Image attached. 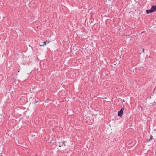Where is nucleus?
Returning a JSON list of instances; mask_svg holds the SVG:
<instances>
[{
	"label": "nucleus",
	"instance_id": "nucleus-13",
	"mask_svg": "<svg viewBox=\"0 0 156 156\" xmlns=\"http://www.w3.org/2000/svg\"><path fill=\"white\" fill-rule=\"evenodd\" d=\"M132 125H131L129 126V127H132Z\"/></svg>",
	"mask_w": 156,
	"mask_h": 156
},
{
	"label": "nucleus",
	"instance_id": "nucleus-6",
	"mask_svg": "<svg viewBox=\"0 0 156 156\" xmlns=\"http://www.w3.org/2000/svg\"><path fill=\"white\" fill-rule=\"evenodd\" d=\"M152 137H153V136H152V135H151L150 136V138L148 140V141H150V140H151L152 139Z\"/></svg>",
	"mask_w": 156,
	"mask_h": 156
},
{
	"label": "nucleus",
	"instance_id": "nucleus-2",
	"mask_svg": "<svg viewBox=\"0 0 156 156\" xmlns=\"http://www.w3.org/2000/svg\"><path fill=\"white\" fill-rule=\"evenodd\" d=\"M151 9L152 12H153L156 11V5H152Z\"/></svg>",
	"mask_w": 156,
	"mask_h": 156
},
{
	"label": "nucleus",
	"instance_id": "nucleus-3",
	"mask_svg": "<svg viewBox=\"0 0 156 156\" xmlns=\"http://www.w3.org/2000/svg\"><path fill=\"white\" fill-rule=\"evenodd\" d=\"M66 142V141H63L62 142H58V143L60 144V143H62V144H60L58 146L59 147H61L63 146L65 147L66 146V145L64 144V143Z\"/></svg>",
	"mask_w": 156,
	"mask_h": 156
},
{
	"label": "nucleus",
	"instance_id": "nucleus-14",
	"mask_svg": "<svg viewBox=\"0 0 156 156\" xmlns=\"http://www.w3.org/2000/svg\"><path fill=\"white\" fill-rule=\"evenodd\" d=\"M123 101H124V100H123Z\"/></svg>",
	"mask_w": 156,
	"mask_h": 156
},
{
	"label": "nucleus",
	"instance_id": "nucleus-10",
	"mask_svg": "<svg viewBox=\"0 0 156 156\" xmlns=\"http://www.w3.org/2000/svg\"><path fill=\"white\" fill-rule=\"evenodd\" d=\"M49 42V41H47V42H46V43H47V44H48V43Z\"/></svg>",
	"mask_w": 156,
	"mask_h": 156
},
{
	"label": "nucleus",
	"instance_id": "nucleus-12",
	"mask_svg": "<svg viewBox=\"0 0 156 156\" xmlns=\"http://www.w3.org/2000/svg\"><path fill=\"white\" fill-rule=\"evenodd\" d=\"M132 125H131L129 126V127H132Z\"/></svg>",
	"mask_w": 156,
	"mask_h": 156
},
{
	"label": "nucleus",
	"instance_id": "nucleus-4",
	"mask_svg": "<svg viewBox=\"0 0 156 156\" xmlns=\"http://www.w3.org/2000/svg\"><path fill=\"white\" fill-rule=\"evenodd\" d=\"M146 12L147 14H149V13H151L153 12H152V11H151V9H150L147 10H146Z\"/></svg>",
	"mask_w": 156,
	"mask_h": 156
},
{
	"label": "nucleus",
	"instance_id": "nucleus-11",
	"mask_svg": "<svg viewBox=\"0 0 156 156\" xmlns=\"http://www.w3.org/2000/svg\"><path fill=\"white\" fill-rule=\"evenodd\" d=\"M144 48H143V52H144Z\"/></svg>",
	"mask_w": 156,
	"mask_h": 156
},
{
	"label": "nucleus",
	"instance_id": "nucleus-9",
	"mask_svg": "<svg viewBox=\"0 0 156 156\" xmlns=\"http://www.w3.org/2000/svg\"><path fill=\"white\" fill-rule=\"evenodd\" d=\"M29 47H31V49H33V47H31L30 45H29Z\"/></svg>",
	"mask_w": 156,
	"mask_h": 156
},
{
	"label": "nucleus",
	"instance_id": "nucleus-7",
	"mask_svg": "<svg viewBox=\"0 0 156 156\" xmlns=\"http://www.w3.org/2000/svg\"><path fill=\"white\" fill-rule=\"evenodd\" d=\"M39 101H34V104L35 105L36 103H37L38 102H39Z\"/></svg>",
	"mask_w": 156,
	"mask_h": 156
},
{
	"label": "nucleus",
	"instance_id": "nucleus-8",
	"mask_svg": "<svg viewBox=\"0 0 156 156\" xmlns=\"http://www.w3.org/2000/svg\"><path fill=\"white\" fill-rule=\"evenodd\" d=\"M90 21H91V23H92L93 22V20H92V19H90Z\"/></svg>",
	"mask_w": 156,
	"mask_h": 156
},
{
	"label": "nucleus",
	"instance_id": "nucleus-5",
	"mask_svg": "<svg viewBox=\"0 0 156 156\" xmlns=\"http://www.w3.org/2000/svg\"><path fill=\"white\" fill-rule=\"evenodd\" d=\"M46 42H47V41H44V42L43 43V44H41V45H40V46H44V45H46Z\"/></svg>",
	"mask_w": 156,
	"mask_h": 156
},
{
	"label": "nucleus",
	"instance_id": "nucleus-1",
	"mask_svg": "<svg viewBox=\"0 0 156 156\" xmlns=\"http://www.w3.org/2000/svg\"><path fill=\"white\" fill-rule=\"evenodd\" d=\"M124 108H122L118 112V115L119 117H121L123 114Z\"/></svg>",
	"mask_w": 156,
	"mask_h": 156
}]
</instances>
